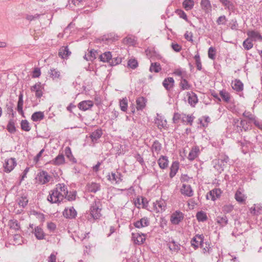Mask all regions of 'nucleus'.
I'll return each instance as SVG.
<instances>
[{
	"instance_id": "obj_1",
	"label": "nucleus",
	"mask_w": 262,
	"mask_h": 262,
	"mask_svg": "<svg viewBox=\"0 0 262 262\" xmlns=\"http://www.w3.org/2000/svg\"><path fill=\"white\" fill-rule=\"evenodd\" d=\"M68 193V189L63 184H58L52 190L48 197V200L52 203L60 202L62 201Z\"/></svg>"
},
{
	"instance_id": "obj_2",
	"label": "nucleus",
	"mask_w": 262,
	"mask_h": 262,
	"mask_svg": "<svg viewBox=\"0 0 262 262\" xmlns=\"http://www.w3.org/2000/svg\"><path fill=\"white\" fill-rule=\"evenodd\" d=\"M17 165V161L14 158L6 159L3 162V167L6 173L11 172Z\"/></svg>"
},
{
	"instance_id": "obj_3",
	"label": "nucleus",
	"mask_w": 262,
	"mask_h": 262,
	"mask_svg": "<svg viewBox=\"0 0 262 262\" xmlns=\"http://www.w3.org/2000/svg\"><path fill=\"white\" fill-rule=\"evenodd\" d=\"M233 125L234 126L239 127L240 130L242 131H247L251 129V125L250 122L245 120H242L240 121L237 119H234L233 121Z\"/></svg>"
},
{
	"instance_id": "obj_4",
	"label": "nucleus",
	"mask_w": 262,
	"mask_h": 262,
	"mask_svg": "<svg viewBox=\"0 0 262 262\" xmlns=\"http://www.w3.org/2000/svg\"><path fill=\"white\" fill-rule=\"evenodd\" d=\"M101 204L99 202H95L91 208V214L94 219H97L101 215Z\"/></svg>"
},
{
	"instance_id": "obj_5",
	"label": "nucleus",
	"mask_w": 262,
	"mask_h": 262,
	"mask_svg": "<svg viewBox=\"0 0 262 262\" xmlns=\"http://www.w3.org/2000/svg\"><path fill=\"white\" fill-rule=\"evenodd\" d=\"M62 215L67 219H72L76 216L77 211L73 207L70 206L65 208L62 212Z\"/></svg>"
},
{
	"instance_id": "obj_6",
	"label": "nucleus",
	"mask_w": 262,
	"mask_h": 262,
	"mask_svg": "<svg viewBox=\"0 0 262 262\" xmlns=\"http://www.w3.org/2000/svg\"><path fill=\"white\" fill-rule=\"evenodd\" d=\"M204 242V236L202 234H196L191 240V246L196 250Z\"/></svg>"
},
{
	"instance_id": "obj_7",
	"label": "nucleus",
	"mask_w": 262,
	"mask_h": 262,
	"mask_svg": "<svg viewBox=\"0 0 262 262\" xmlns=\"http://www.w3.org/2000/svg\"><path fill=\"white\" fill-rule=\"evenodd\" d=\"M43 86L40 82H37L31 87L32 92H34L35 96L37 98H40L42 96Z\"/></svg>"
},
{
	"instance_id": "obj_8",
	"label": "nucleus",
	"mask_w": 262,
	"mask_h": 262,
	"mask_svg": "<svg viewBox=\"0 0 262 262\" xmlns=\"http://www.w3.org/2000/svg\"><path fill=\"white\" fill-rule=\"evenodd\" d=\"M154 208L156 212H162L166 209V203L164 200L161 199L154 203Z\"/></svg>"
},
{
	"instance_id": "obj_9",
	"label": "nucleus",
	"mask_w": 262,
	"mask_h": 262,
	"mask_svg": "<svg viewBox=\"0 0 262 262\" xmlns=\"http://www.w3.org/2000/svg\"><path fill=\"white\" fill-rule=\"evenodd\" d=\"M184 218L182 212L176 211L173 213L170 217V221L174 225H178Z\"/></svg>"
},
{
	"instance_id": "obj_10",
	"label": "nucleus",
	"mask_w": 262,
	"mask_h": 262,
	"mask_svg": "<svg viewBox=\"0 0 262 262\" xmlns=\"http://www.w3.org/2000/svg\"><path fill=\"white\" fill-rule=\"evenodd\" d=\"M247 199V196L244 194V190L239 188L235 192V199L241 204H244Z\"/></svg>"
},
{
	"instance_id": "obj_11",
	"label": "nucleus",
	"mask_w": 262,
	"mask_h": 262,
	"mask_svg": "<svg viewBox=\"0 0 262 262\" xmlns=\"http://www.w3.org/2000/svg\"><path fill=\"white\" fill-rule=\"evenodd\" d=\"M221 193L222 191L220 189L215 188L209 191V194L207 195V199L215 201L220 197Z\"/></svg>"
},
{
	"instance_id": "obj_12",
	"label": "nucleus",
	"mask_w": 262,
	"mask_h": 262,
	"mask_svg": "<svg viewBox=\"0 0 262 262\" xmlns=\"http://www.w3.org/2000/svg\"><path fill=\"white\" fill-rule=\"evenodd\" d=\"M180 191L182 194L188 197L192 196L193 195V191L189 185L183 184Z\"/></svg>"
},
{
	"instance_id": "obj_13",
	"label": "nucleus",
	"mask_w": 262,
	"mask_h": 262,
	"mask_svg": "<svg viewBox=\"0 0 262 262\" xmlns=\"http://www.w3.org/2000/svg\"><path fill=\"white\" fill-rule=\"evenodd\" d=\"M200 154V150L199 147L198 146H193L190 150L187 158L189 161H192L196 158Z\"/></svg>"
},
{
	"instance_id": "obj_14",
	"label": "nucleus",
	"mask_w": 262,
	"mask_h": 262,
	"mask_svg": "<svg viewBox=\"0 0 262 262\" xmlns=\"http://www.w3.org/2000/svg\"><path fill=\"white\" fill-rule=\"evenodd\" d=\"M163 86L168 91H170L174 86V80L172 77H168L163 80Z\"/></svg>"
},
{
	"instance_id": "obj_15",
	"label": "nucleus",
	"mask_w": 262,
	"mask_h": 262,
	"mask_svg": "<svg viewBox=\"0 0 262 262\" xmlns=\"http://www.w3.org/2000/svg\"><path fill=\"white\" fill-rule=\"evenodd\" d=\"M188 97V102L189 104L194 107L198 102V97L193 92H188L187 93Z\"/></svg>"
},
{
	"instance_id": "obj_16",
	"label": "nucleus",
	"mask_w": 262,
	"mask_h": 262,
	"mask_svg": "<svg viewBox=\"0 0 262 262\" xmlns=\"http://www.w3.org/2000/svg\"><path fill=\"white\" fill-rule=\"evenodd\" d=\"M94 105L93 101L91 100L82 101L79 103L78 108L82 111H86L91 108Z\"/></svg>"
},
{
	"instance_id": "obj_17",
	"label": "nucleus",
	"mask_w": 262,
	"mask_h": 262,
	"mask_svg": "<svg viewBox=\"0 0 262 262\" xmlns=\"http://www.w3.org/2000/svg\"><path fill=\"white\" fill-rule=\"evenodd\" d=\"M134 226L138 228L145 227L149 225V220L147 217H143L134 223Z\"/></svg>"
},
{
	"instance_id": "obj_18",
	"label": "nucleus",
	"mask_w": 262,
	"mask_h": 262,
	"mask_svg": "<svg viewBox=\"0 0 262 262\" xmlns=\"http://www.w3.org/2000/svg\"><path fill=\"white\" fill-rule=\"evenodd\" d=\"M248 37L254 41L262 40V36L257 32L255 31H248L247 33Z\"/></svg>"
},
{
	"instance_id": "obj_19",
	"label": "nucleus",
	"mask_w": 262,
	"mask_h": 262,
	"mask_svg": "<svg viewBox=\"0 0 262 262\" xmlns=\"http://www.w3.org/2000/svg\"><path fill=\"white\" fill-rule=\"evenodd\" d=\"M50 177L45 171L40 172L38 175V180L40 183L43 184L50 181Z\"/></svg>"
},
{
	"instance_id": "obj_20",
	"label": "nucleus",
	"mask_w": 262,
	"mask_h": 262,
	"mask_svg": "<svg viewBox=\"0 0 262 262\" xmlns=\"http://www.w3.org/2000/svg\"><path fill=\"white\" fill-rule=\"evenodd\" d=\"M161 144L157 140L155 141L151 146V151L153 156L156 157V155H158L161 150Z\"/></svg>"
},
{
	"instance_id": "obj_21",
	"label": "nucleus",
	"mask_w": 262,
	"mask_h": 262,
	"mask_svg": "<svg viewBox=\"0 0 262 262\" xmlns=\"http://www.w3.org/2000/svg\"><path fill=\"white\" fill-rule=\"evenodd\" d=\"M132 236L134 242L138 245L143 244L145 240V235L143 234L133 233Z\"/></svg>"
},
{
	"instance_id": "obj_22",
	"label": "nucleus",
	"mask_w": 262,
	"mask_h": 262,
	"mask_svg": "<svg viewBox=\"0 0 262 262\" xmlns=\"http://www.w3.org/2000/svg\"><path fill=\"white\" fill-rule=\"evenodd\" d=\"M71 53L69 51L68 46H63L60 48L58 52V55L61 58L64 59L67 58L71 54Z\"/></svg>"
},
{
	"instance_id": "obj_23",
	"label": "nucleus",
	"mask_w": 262,
	"mask_h": 262,
	"mask_svg": "<svg viewBox=\"0 0 262 262\" xmlns=\"http://www.w3.org/2000/svg\"><path fill=\"white\" fill-rule=\"evenodd\" d=\"M65 158L62 154L58 155L55 159L50 161V163L55 165H59L64 164Z\"/></svg>"
},
{
	"instance_id": "obj_24",
	"label": "nucleus",
	"mask_w": 262,
	"mask_h": 262,
	"mask_svg": "<svg viewBox=\"0 0 262 262\" xmlns=\"http://www.w3.org/2000/svg\"><path fill=\"white\" fill-rule=\"evenodd\" d=\"M158 163L161 169H165L168 165V158L166 156H161L159 159Z\"/></svg>"
},
{
	"instance_id": "obj_25",
	"label": "nucleus",
	"mask_w": 262,
	"mask_h": 262,
	"mask_svg": "<svg viewBox=\"0 0 262 262\" xmlns=\"http://www.w3.org/2000/svg\"><path fill=\"white\" fill-rule=\"evenodd\" d=\"M49 74L50 77L53 80L60 79L61 77L60 71L56 69H51L49 72Z\"/></svg>"
},
{
	"instance_id": "obj_26",
	"label": "nucleus",
	"mask_w": 262,
	"mask_h": 262,
	"mask_svg": "<svg viewBox=\"0 0 262 262\" xmlns=\"http://www.w3.org/2000/svg\"><path fill=\"white\" fill-rule=\"evenodd\" d=\"M243 84L239 80L235 79L232 82V89L237 92L243 91Z\"/></svg>"
},
{
	"instance_id": "obj_27",
	"label": "nucleus",
	"mask_w": 262,
	"mask_h": 262,
	"mask_svg": "<svg viewBox=\"0 0 262 262\" xmlns=\"http://www.w3.org/2000/svg\"><path fill=\"white\" fill-rule=\"evenodd\" d=\"M168 246L172 252L177 253L180 250V245L174 241L169 242Z\"/></svg>"
},
{
	"instance_id": "obj_28",
	"label": "nucleus",
	"mask_w": 262,
	"mask_h": 262,
	"mask_svg": "<svg viewBox=\"0 0 262 262\" xmlns=\"http://www.w3.org/2000/svg\"><path fill=\"white\" fill-rule=\"evenodd\" d=\"M202 8L207 13H209L211 10V6L209 0H202L201 3Z\"/></svg>"
},
{
	"instance_id": "obj_29",
	"label": "nucleus",
	"mask_w": 262,
	"mask_h": 262,
	"mask_svg": "<svg viewBox=\"0 0 262 262\" xmlns=\"http://www.w3.org/2000/svg\"><path fill=\"white\" fill-rule=\"evenodd\" d=\"M102 135V130L97 129L93 132L91 135V138L93 142H96L98 139H99Z\"/></svg>"
},
{
	"instance_id": "obj_30",
	"label": "nucleus",
	"mask_w": 262,
	"mask_h": 262,
	"mask_svg": "<svg viewBox=\"0 0 262 262\" xmlns=\"http://www.w3.org/2000/svg\"><path fill=\"white\" fill-rule=\"evenodd\" d=\"M180 87L181 90H190L191 88V85L188 83V81L185 79L184 77H182L180 82Z\"/></svg>"
},
{
	"instance_id": "obj_31",
	"label": "nucleus",
	"mask_w": 262,
	"mask_h": 262,
	"mask_svg": "<svg viewBox=\"0 0 262 262\" xmlns=\"http://www.w3.org/2000/svg\"><path fill=\"white\" fill-rule=\"evenodd\" d=\"M112 58V55L110 52H106L99 56L100 60L103 62H110Z\"/></svg>"
},
{
	"instance_id": "obj_32",
	"label": "nucleus",
	"mask_w": 262,
	"mask_h": 262,
	"mask_svg": "<svg viewBox=\"0 0 262 262\" xmlns=\"http://www.w3.org/2000/svg\"><path fill=\"white\" fill-rule=\"evenodd\" d=\"M100 189V185L96 183H91L86 185V190L88 191L96 192Z\"/></svg>"
},
{
	"instance_id": "obj_33",
	"label": "nucleus",
	"mask_w": 262,
	"mask_h": 262,
	"mask_svg": "<svg viewBox=\"0 0 262 262\" xmlns=\"http://www.w3.org/2000/svg\"><path fill=\"white\" fill-rule=\"evenodd\" d=\"M179 167V163L177 161H174L172 163L170 167V171L169 176L170 178H173L177 173Z\"/></svg>"
},
{
	"instance_id": "obj_34",
	"label": "nucleus",
	"mask_w": 262,
	"mask_h": 262,
	"mask_svg": "<svg viewBox=\"0 0 262 262\" xmlns=\"http://www.w3.org/2000/svg\"><path fill=\"white\" fill-rule=\"evenodd\" d=\"M23 95L22 94H20L19 95V99L17 102V110L18 112V113L21 114V115L24 116V113L23 112Z\"/></svg>"
},
{
	"instance_id": "obj_35",
	"label": "nucleus",
	"mask_w": 262,
	"mask_h": 262,
	"mask_svg": "<svg viewBox=\"0 0 262 262\" xmlns=\"http://www.w3.org/2000/svg\"><path fill=\"white\" fill-rule=\"evenodd\" d=\"M44 114L42 112H37L33 113L31 116V119L35 122L39 121L44 118Z\"/></svg>"
},
{
	"instance_id": "obj_36",
	"label": "nucleus",
	"mask_w": 262,
	"mask_h": 262,
	"mask_svg": "<svg viewBox=\"0 0 262 262\" xmlns=\"http://www.w3.org/2000/svg\"><path fill=\"white\" fill-rule=\"evenodd\" d=\"M34 234L36 237L38 239H42L44 238L45 233L40 227H37L35 228Z\"/></svg>"
},
{
	"instance_id": "obj_37",
	"label": "nucleus",
	"mask_w": 262,
	"mask_h": 262,
	"mask_svg": "<svg viewBox=\"0 0 262 262\" xmlns=\"http://www.w3.org/2000/svg\"><path fill=\"white\" fill-rule=\"evenodd\" d=\"M216 221L218 224L223 227L228 224V220L226 215H223V216H217Z\"/></svg>"
},
{
	"instance_id": "obj_38",
	"label": "nucleus",
	"mask_w": 262,
	"mask_h": 262,
	"mask_svg": "<svg viewBox=\"0 0 262 262\" xmlns=\"http://www.w3.org/2000/svg\"><path fill=\"white\" fill-rule=\"evenodd\" d=\"M137 109L143 110L145 106V100L143 97H139L136 100Z\"/></svg>"
},
{
	"instance_id": "obj_39",
	"label": "nucleus",
	"mask_w": 262,
	"mask_h": 262,
	"mask_svg": "<svg viewBox=\"0 0 262 262\" xmlns=\"http://www.w3.org/2000/svg\"><path fill=\"white\" fill-rule=\"evenodd\" d=\"M220 95L223 100L226 102H229L230 100V95L226 90H223L220 92Z\"/></svg>"
},
{
	"instance_id": "obj_40",
	"label": "nucleus",
	"mask_w": 262,
	"mask_h": 262,
	"mask_svg": "<svg viewBox=\"0 0 262 262\" xmlns=\"http://www.w3.org/2000/svg\"><path fill=\"white\" fill-rule=\"evenodd\" d=\"M28 203V200L26 196H21L17 199V203L19 206L25 207Z\"/></svg>"
},
{
	"instance_id": "obj_41",
	"label": "nucleus",
	"mask_w": 262,
	"mask_h": 262,
	"mask_svg": "<svg viewBox=\"0 0 262 262\" xmlns=\"http://www.w3.org/2000/svg\"><path fill=\"white\" fill-rule=\"evenodd\" d=\"M196 217L199 222H204L207 219L206 213L203 211L197 212Z\"/></svg>"
},
{
	"instance_id": "obj_42",
	"label": "nucleus",
	"mask_w": 262,
	"mask_h": 262,
	"mask_svg": "<svg viewBox=\"0 0 262 262\" xmlns=\"http://www.w3.org/2000/svg\"><path fill=\"white\" fill-rule=\"evenodd\" d=\"M161 69L160 64L158 62L151 63L149 68L150 72H154L155 73L159 72Z\"/></svg>"
},
{
	"instance_id": "obj_43",
	"label": "nucleus",
	"mask_w": 262,
	"mask_h": 262,
	"mask_svg": "<svg viewBox=\"0 0 262 262\" xmlns=\"http://www.w3.org/2000/svg\"><path fill=\"white\" fill-rule=\"evenodd\" d=\"M243 46L246 50H249L253 48L252 40L249 37L244 41Z\"/></svg>"
},
{
	"instance_id": "obj_44",
	"label": "nucleus",
	"mask_w": 262,
	"mask_h": 262,
	"mask_svg": "<svg viewBox=\"0 0 262 262\" xmlns=\"http://www.w3.org/2000/svg\"><path fill=\"white\" fill-rule=\"evenodd\" d=\"M183 6L186 10H191L194 6L193 0H185L183 3Z\"/></svg>"
},
{
	"instance_id": "obj_45",
	"label": "nucleus",
	"mask_w": 262,
	"mask_h": 262,
	"mask_svg": "<svg viewBox=\"0 0 262 262\" xmlns=\"http://www.w3.org/2000/svg\"><path fill=\"white\" fill-rule=\"evenodd\" d=\"M201 247L203 249V252L204 254H209L211 252L212 248L210 246V245L207 243H204V242H203L202 244L201 245Z\"/></svg>"
},
{
	"instance_id": "obj_46",
	"label": "nucleus",
	"mask_w": 262,
	"mask_h": 262,
	"mask_svg": "<svg viewBox=\"0 0 262 262\" xmlns=\"http://www.w3.org/2000/svg\"><path fill=\"white\" fill-rule=\"evenodd\" d=\"M21 128L22 130L29 132L31 129V127L29 122L26 120H23L20 123Z\"/></svg>"
},
{
	"instance_id": "obj_47",
	"label": "nucleus",
	"mask_w": 262,
	"mask_h": 262,
	"mask_svg": "<svg viewBox=\"0 0 262 262\" xmlns=\"http://www.w3.org/2000/svg\"><path fill=\"white\" fill-rule=\"evenodd\" d=\"M119 105L121 111L123 112L126 111L128 106L127 100L126 98H124L120 100Z\"/></svg>"
},
{
	"instance_id": "obj_48",
	"label": "nucleus",
	"mask_w": 262,
	"mask_h": 262,
	"mask_svg": "<svg viewBox=\"0 0 262 262\" xmlns=\"http://www.w3.org/2000/svg\"><path fill=\"white\" fill-rule=\"evenodd\" d=\"M193 121V118L191 116L186 115L182 114V122L186 124H191Z\"/></svg>"
},
{
	"instance_id": "obj_49",
	"label": "nucleus",
	"mask_w": 262,
	"mask_h": 262,
	"mask_svg": "<svg viewBox=\"0 0 262 262\" xmlns=\"http://www.w3.org/2000/svg\"><path fill=\"white\" fill-rule=\"evenodd\" d=\"M65 154L67 157L73 162H75V159L74 158L71 148L69 147H67L65 148Z\"/></svg>"
},
{
	"instance_id": "obj_50",
	"label": "nucleus",
	"mask_w": 262,
	"mask_h": 262,
	"mask_svg": "<svg viewBox=\"0 0 262 262\" xmlns=\"http://www.w3.org/2000/svg\"><path fill=\"white\" fill-rule=\"evenodd\" d=\"M10 228L14 230H18L20 228V226L18 222L16 220H11L9 222Z\"/></svg>"
},
{
	"instance_id": "obj_51",
	"label": "nucleus",
	"mask_w": 262,
	"mask_h": 262,
	"mask_svg": "<svg viewBox=\"0 0 262 262\" xmlns=\"http://www.w3.org/2000/svg\"><path fill=\"white\" fill-rule=\"evenodd\" d=\"M233 210V206L231 204H226L222 207V211L225 214L230 213Z\"/></svg>"
},
{
	"instance_id": "obj_52",
	"label": "nucleus",
	"mask_w": 262,
	"mask_h": 262,
	"mask_svg": "<svg viewBox=\"0 0 262 262\" xmlns=\"http://www.w3.org/2000/svg\"><path fill=\"white\" fill-rule=\"evenodd\" d=\"M123 40L125 43L129 45H134L136 41L135 37L132 35L127 36Z\"/></svg>"
},
{
	"instance_id": "obj_53",
	"label": "nucleus",
	"mask_w": 262,
	"mask_h": 262,
	"mask_svg": "<svg viewBox=\"0 0 262 262\" xmlns=\"http://www.w3.org/2000/svg\"><path fill=\"white\" fill-rule=\"evenodd\" d=\"M194 58L195 61V64L197 69L199 71L202 70V63L200 57V55L198 53L194 56Z\"/></svg>"
},
{
	"instance_id": "obj_54",
	"label": "nucleus",
	"mask_w": 262,
	"mask_h": 262,
	"mask_svg": "<svg viewBox=\"0 0 262 262\" xmlns=\"http://www.w3.org/2000/svg\"><path fill=\"white\" fill-rule=\"evenodd\" d=\"M127 65L130 68L135 69L138 67V63L135 59H130L128 61Z\"/></svg>"
},
{
	"instance_id": "obj_55",
	"label": "nucleus",
	"mask_w": 262,
	"mask_h": 262,
	"mask_svg": "<svg viewBox=\"0 0 262 262\" xmlns=\"http://www.w3.org/2000/svg\"><path fill=\"white\" fill-rule=\"evenodd\" d=\"M7 129L11 133L15 132L16 128L15 127V123L13 121L11 120L9 122L7 125Z\"/></svg>"
},
{
	"instance_id": "obj_56",
	"label": "nucleus",
	"mask_w": 262,
	"mask_h": 262,
	"mask_svg": "<svg viewBox=\"0 0 262 262\" xmlns=\"http://www.w3.org/2000/svg\"><path fill=\"white\" fill-rule=\"evenodd\" d=\"M215 49L212 47H210L208 52V57L211 59H214L215 57Z\"/></svg>"
},
{
	"instance_id": "obj_57",
	"label": "nucleus",
	"mask_w": 262,
	"mask_h": 262,
	"mask_svg": "<svg viewBox=\"0 0 262 262\" xmlns=\"http://www.w3.org/2000/svg\"><path fill=\"white\" fill-rule=\"evenodd\" d=\"M243 116L249 119V120L253 121L256 118L255 116L251 112L245 111L243 114Z\"/></svg>"
},
{
	"instance_id": "obj_58",
	"label": "nucleus",
	"mask_w": 262,
	"mask_h": 262,
	"mask_svg": "<svg viewBox=\"0 0 262 262\" xmlns=\"http://www.w3.org/2000/svg\"><path fill=\"white\" fill-rule=\"evenodd\" d=\"M238 143H239V145L242 148V152L245 154H246L247 152V149H245V148L247 146V144H249V142L244 141V142L240 141L238 142Z\"/></svg>"
},
{
	"instance_id": "obj_59",
	"label": "nucleus",
	"mask_w": 262,
	"mask_h": 262,
	"mask_svg": "<svg viewBox=\"0 0 262 262\" xmlns=\"http://www.w3.org/2000/svg\"><path fill=\"white\" fill-rule=\"evenodd\" d=\"M182 114L174 113L172 118L173 122L174 123H178L180 120L182 121Z\"/></svg>"
},
{
	"instance_id": "obj_60",
	"label": "nucleus",
	"mask_w": 262,
	"mask_h": 262,
	"mask_svg": "<svg viewBox=\"0 0 262 262\" xmlns=\"http://www.w3.org/2000/svg\"><path fill=\"white\" fill-rule=\"evenodd\" d=\"M173 74L177 76L184 78V75L185 74V71L181 69H178L174 70Z\"/></svg>"
},
{
	"instance_id": "obj_61",
	"label": "nucleus",
	"mask_w": 262,
	"mask_h": 262,
	"mask_svg": "<svg viewBox=\"0 0 262 262\" xmlns=\"http://www.w3.org/2000/svg\"><path fill=\"white\" fill-rule=\"evenodd\" d=\"M172 49L176 52H180L182 50V47L177 43H172Z\"/></svg>"
},
{
	"instance_id": "obj_62",
	"label": "nucleus",
	"mask_w": 262,
	"mask_h": 262,
	"mask_svg": "<svg viewBox=\"0 0 262 262\" xmlns=\"http://www.w3.org/2000/svg\"><path fill=\"white\" fill-rule=\"evenodd\" d=\"M41 74L40 70L39 68H35L32 74V77L33 78H37L40 76Z\"/></svg>"
},
{
	"instance_id": "obj_63",
	"label": "nucleus",
	"mask_w": 262,
	"mask_h": 262,
	"mask_svg": "<svg viewBox=\"0 0 262 262\" xmlns=\"http://www.w3.org/2000/svg\"><path fill=\"white\" fill-rule=\"evenodd\" d=\"M156 123L158 125L159 128L164 127L166 125V120H161L160 121V120L157 119L156 121Z\"/></svg>"
},
{
	"instance_id": "obj_64",
	"label": "nucleus",
	"mask_w": 262,
	"mask_h": 262,
	"mask_svg": "<svg viewBox=\"0 0 262 262\" xmlns=\"http://www.w3.org/2000/svg\"><path fill=\"white\" fill-rule=\"evenodd\" d=\"M254 125L257 127L259 129L262 130V122L256 119V118L253 121Z\"/></svg>"
}]
</instances>
